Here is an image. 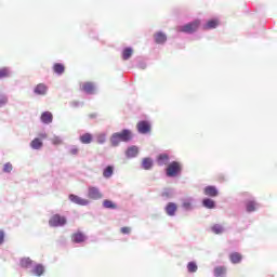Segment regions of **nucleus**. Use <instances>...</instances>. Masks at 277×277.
<instances>
[{"instance_id":"4","label":"nucleus","mask_w":277,"mask_h":277,"mask_svg":"<svg viewBox=\"0 0 277 277\" xmlns=\"http://www.w3.org/2000/svg\"><path fill=\"white\" fill-rule=\"evenodd\" d=\"M136 131L140 135H150L153 126L149 121L141 120L136 123Z\"/></svg>"},{"instance_id":"18","label":"nucleus","mask_w":277,"mask_h":277,"mask_svg":"<svg viewBox=\"0 0 277 277\" xmlns=\"http://www.w3.org/2000/svg\"><path fill=\"white\" fill-rule=\"evenodd\" d=\"M81 89L87 93V94H94V90H96V88L94 87V83L92 82H84L81 85Z\"/></svg>"},{"instance_id":"11","label":"nucleus","mask_w":277,"mask_h":277,"mask_svg":"<svg viewBox=\"0 0 277 277\" xmlns=\"http://www.w3.org/2000/svg\"><path fill=\"white\" fill-rule=\"evenodd\" d=\"M177 209L179 207L174 202H169L164 208L167 215L170 217H174L176 215Z\"/></svg>"},{"instance_id":"25","label":"nucleus","mask_w":277,"mask_h":277,"mask_svg":"<svg viewBox=\"0 0 277 277\" xmlns=\"http://www.w3.org/2000/svg\"><path fill=\"white\" fill-rule=\"evenodd\" d=\"M214 276L215 277H226V267L217 266L214 268Z\"/></svg>"},{"instance_id":"36","label":"nucleus","mask_w":277,"mask_h":277,"mask_svg":"<svg viewBox=\"0 0 277 277\" xmlns=\"http://www.w3.org/2000/svg\"><path fill=\"white\" fill-rule=\"evenodd\" d=\"M3 172H5L6 174H10V172H12V163L6 162L3 167Z\"/></svg>"},{"instance_id":"33","label":"nucleus","mask_w":277,"mask_h":277,"mask_svg":"<svg viewBox=\"0 0 277 277\" xmlns=\"http://www.w3.org/2000/svg\"><path fill=\"white\" fill-rule=\"evenodd\" d=\"M187 271L189 272V274H196V272H198V265L196 264V262H189L187 264Z\"/></svg>"},{"instance_id":"8","label":"nucleus","mask_w":277,"mask_h":277,"mask_svg":"<svg viewBox=\"0 0 277 277\" xmlns=\"http://www.w3.org/2000/svg\"><path fill=\"white\" fill-rule=\"evenodd\" d=\"M32 92L35 96H47V94H49V85L44 83H39L35 85Z\"/></svg>"},{"instance_id":"43","label":"nucleus","mask_w":277,"mask_h":277,"mask_svg":"<svg viewBox=\"0 0 277 277\" xmlns=\"http://www.w3.org/2000/svg\"><path fill=\"white\" fill-rule=\"evenodd\" d=\"M146 63L145 62H141V63H138V65H137V68H141V70H146Z\"/></svg>"},{"instance_id":"44","label":"nucleus","mask_w":277,"mask_h":277,"mask_svg":"<svg viewBox=\"0 0 277 277\" xmlns=\"http://www.w3.org/2000/svg\"><path fill=\"white\" fill-rule=\"evenodd\" d=\"M119 144H120L119 140H113L111 141V146H114V147L119 146Z\"/></svg>"},{"instance_id":"3","label":"nucleus","mask_w":277,"mask_h":277,"mask_svg":"<svg viewBox=\"0 0 277 277\" xmlns=\"http://www.w3.org/2000/svg\"><path fill=\"white\" fill-rule=\"evenodd\" d=\"M66 216L60 215V214H54L50 217L49 224L52 228H60L62 226H66L67 224Z\"/></svg>"},{"instance_id":"31","label":"nucleus","mask_w":277,"mask_h":277,"mask_svg":"<svg viewBox=\"0 0 277 277\" xmlns=\"http://www.w3.org/2000/svg\"><path fill=\"white\" fill-rule=\"evenodd\" d=\"M212 233H214V235H222V233H224V226H222L221 224H215L212 226L211 228Z\"/></svg>"},{"instance_id":"27","label":"nucleus","mask_w":277,"mask_h":277,"mask_svg":"<svg viewBox=\"0 0 277 277\" xmlns=\"http://www.w3.org/2000/svg\"><path fill=\"white\" fill-rule=\"evenodd\" d=\"M133 55V48H126L122 51V60L127 61V60H131Z\"/></svg>"},{"instance_id":"14","label":"nucleus","mask_w":277,"mask_h":277,"mask_svg":"<svg viewBox=\"0 0 277 277\" xmlns=\"http://www.w3.org/2000/svg\"><path fill=\"white\" fill-rule=\"evenodd\" d=\"M259 207H261V206L254 199H250L246 203V210L248 213H253V211H256V209H259Z\"/></svg>"},{"instance_id":"28","label":"nucleus","mask_w":277,"mask_h":277,"mask_svg":"<svg viewBox=\"0 0 277 277\" xmlns=\"http://www.w3.org/2000/svg\"><path fill=\"white\" fill-rule=\"evenodd\" d=\"M10 103V97H8V94L5 93H0V109L2 107H5Z\"/></svg>"},{"instance_id":"45","label":"nucleus","mask_w":277,"mask_h":277,"mask_svg":"<svg viewBox=\"0 0 277 277\" xmlns=\"http://www.w3.org/2000/svg\"><path fill=\"white\" fill-rule=\"evenodd\" d=\"M39 137L41 140H47L48 136H47V134L44 132H42V133L39 134Z\"/></svg>"},{"instance_id":"19","label":"nucleus","mask_w":277,"mask_h":277,"mask_svg":"<svg viewBox=\"0 0 277 277\" xmlns=\"http://www.w3.org/2000/svg\"><path fill=\"white\" fill-rule=\"evenodd\" d=\"M35 262L29 258H23L21 260V267H25V269H31L34 267Z\"/></svg>"},{"instance_id":"47","label":"nucleus","mask_w":277,"mask_h":277,"mask_svg":"<svg viewBox=\"0 0 277 277\" xmlns=\"http://www.w3.org/2000/svg\"><path fill=\"white\" fill-rule=\"evenodd\" d=\"M104 143H105V141H103V140L98 141V144H104Z\"/></svg>"},{"instance_id":"12","label":"nucleus","mask_w":277,"mask_h":277,"mask_svg":"<svg viewBox=\"0 0 277 277\" xmlns=\"http://www.w3.org/2000/svg\"><path fill=\"white\" fill-rule=\"evenodd\" d=\"M154 40L156 44H166L168 36L163 31H158L154 35Z\"/></svg>"},{"instance_id":"17","label":"nucleus","mask_w":277,"mask_h":277,"mask_svg":"<svg viewBox=\"0 0 277 277\" xmlns=\"http://www.w3.org/2000/svg\"><path fill=\"white\" fill-rule=\"evenodd\" d=\"M158 166H168L170 163V156L168 154H160L157 158Z\"/></svg>"},{"instance_id":"39","label":"nucleus","mask_w":277,"mask_h":277,"mask_svg":"<svg viewBox=\"0 0 277 277\" xmlns=\"http://www.w3.org/2000/svg\"><path fill=\"white\" fill-rule=\"evenodd\" d=\"M72 107H83V102L74 101L70 103Z\"/></svg>"},{"instance_id":"22","label":"nucleus","mask_w":277,"mask_h":277,"mask_svg":"<svg viewBox=\"0 0 277 277\" xmlns=\"http://www.w3.org/2000/svg\"><path fill=\"white\" fill-rule=\"evenodd\" d=\"M8 77H12V69L10 67L0 68V79H8Z\"/></svg>"},{"instance_id":"35","label":"nucleus","mask_w":277,"mask_h":277,"mask_svg":"<svg viewBox=\"0 0 277 277\" xmlns=\"http://www.w3.org/2000/svg\"><path fill=\"white\" fill-rule=\"evenodd\" d=\"M104 209H116V203H114L111 200H104L103 201Z\"/></svg>"},{"instance_id":"15","label":"nucleus","mask_w":277,"mask_h":277,"mask_svg":"<svg viewBox=\"0 0 277 277\" xmlns=\"http://www.w3.org/2000/svg\"><path fill=\"white\" fill-rule=\"evenodd\" d=\"M138 153H140V148L133 145L127 149L126 156L128 157V159H133L138 155Z\"/></svg>"},{"instance_id":"1","label":"nucleus","mask_w":277,"mask_h":277,"mask_svg":"<svg viewBox=\"0 0 277 277\" xmlns=\"http://www.w3.org/2000/svg\"><path fill=\"white\" fill-rule=\"evenodd\" d=\"M183 173V163L179 161H172L166 169V174L169 179H176Z\"/></svg>"},{"instance_id":"10","label":"nucleus","mask_w":277,"mask_h":277,"mask_svg":"<svg viewBox=\"0 0 277 277\" xmlns=\"http://www.w3.org/2000/svg\"><path fill=\"white\" fill-rule=\"evenodd\" d=\"M40 122L42 124H52L53 123V113L45 110L40 116Z\"/></svg>"},{"instance_id":"5","label":"nucleus","mask_w":277,"mask_h":277,"mask_svg":"<svg viewBox=\"0 0 277 277\" xmlns=\"http://www.w3.org/2000/svg\"><path fill=\"white\" fill-rule=\"evenodd\" d=\"M133 132L129 129H123L121 132H116L111 135L110 140H132Z\"/></svg>"},{"instance_id":"48","label":"nucleus","mask_w":277,"mask_h":277,"mask_svg":"<svg viewBox=\"0 0 277 277\" xmlns=\"http://www.w3.org/2000/svg\"><path fill=\"white\" fill-rule=\"evenodd\" d=\"M54 144H60V141H55Z\"/></svg>"},{"instance_id":"40","label":"nucleus","mask_w":277,"mask_h":277,"mask_svg":"<svg viewBox=\"0 0 277 277\" xmlns=\"http://www.w3.org/2000/svg\"><path fill=\"white\" fill-rule=\"evenodd\" d=\"M80 140H92V134L90 133H84L80 136Z\"/></svg>"},{"instance_id":"24","label":"nucleus","mask_w":277,"mask_h":277,"mask_svg":"<svg viewBox=\"0 0 277 277\" xmlns=\"http://www.w3.org/2000/svg\"><path fill=\"white\" fill-rule=\"evenodd\" d=\"M176 196V190L174 188H166L162 192V198H174Z\"/></svg>"},{"instance_id":"6","label":"nucleus","mask_w":277,"mask_h":277,"mask_svg":"<svg viewBox=\"0 0 277 277\" xmlns=\"http://www.w3.org/2000/svg\"><path fill=\"white\" fill-rule=\"evenodd\" d=\"M182 208L184 209V211H194V209H196V198L184 197L182 199Z\"/></svg>"},{"instance_id":"21","label":"nucleus","mask_w":277,"mask_h":277,"mask_svg":"<svg viewBox=\"0 0 277 277\" xmlns=\"http://www.w3.org/2000/svg\"><path fill=\"white\" fill-rule=\"evenodd\" d=\"M217 188L215 186H207L205 188V195L206 196H210L212 198H215V196H217Z\"/></svg>"},{"instance_id":"49","label":"nucleus","mask_w":277,"mask_h":277,"mask_svg":"<svg viewBox=\"0 0 277 277\" xmlns=\"http://www.w3.org/2000/svg\"><path fill=\"white\" fill-rule=\"evenodd\" d=\"M35 140H40V137H36Z\"/></svg>"},{"instance_id":"29","label":"nucleus","mask_w":277,"mask_h":277,"mask_svg":"<svg viewBox=\"0 0 277 277\" xmlns=\"http://www.w3.org/2000/svg\"><path fill=\"white\" fill-rule=\"evenodd\" d=\"M202 205L206 209H215V201H213L212 199H203Z\"/></svg>"},{"instance_id":"46","label":"nucleus","mask_w":277,"mask_h":277,"mask_svg":"<svg viewBox=\"0 0 277 277\" xmlns=\"http://www.w3.org/2000/svg\"><path fill=\"white\" fill-rule=\"evenodd\" d=\"M92 141L91 140H81L82 144H90Z\"/></svg>"},{"instance_id":"26","label":"nucleus","mask_w":277,"mask_h":277,"mask_svg":"<svg viewBox=\"0 0 277 277\" xmlns=\"http://www.w3.org/2000/svg\"><path fill=\"white\" fill-rule=\"evenodd\" d=\"M53 70L55 75H64V70H66V68L62 63H56L53 65Z\"/></svg>"},{"instance_id":"32","label":"nucleus","mask_w":277,"mask_h":277,"mask_svg":"<svg viewBox=\"0 0 277 277\" xmlns=\"http://www.w3.org/2000/svg\"><path fill=\"white\" fill-rule=\"evenodd\" d=\"M230 262L234 263L235 265L237 263H241V254H239L238 252L232 253L229 255Z\"/></svg>"},{"instance_id":"34","label":"nucleus","mask_w":277,"mask_h":277,"mask_svg":"<svg viewBox=\"0 0 277 277\" xmlns=\"http://www.w3.org/2000/svg\"><path fill=\"white\" fill-rule=\"evenodd\" d=\"M113 174H114V167H107L106 169H104V172H103L104 179H110Z\"/></svg>"},{"instance_id":"13","label":"nucleus","mask_w":277,"mask_h":277,"mask_svg":"<svg viewBox=\"0 0 277 277\" xmlns=\"http://www.w3.org/2000/svg\"><path fill=\"white\" fill-rule=\"evenodd\" d=\"M30 274L34 276H42L44 274V266L42 264H34L30 268Z\"/></svg>"},{"instance_id":"37","label":"nucleus","mask_w":277,"mask_h":277,"mask_svg":"<svg viewBox=\"0 0 277 277\" xmlns=\"http://www.w3.org/2000/svg\"><path fill=\"white\" fill-rule=\"evenodd\" d=\"M69 153L70 155H78L79 154V148L75 145L69 147Z\"/></svg>"},{"instance_id":"9","label":"nucleus","mask_w":277,"mask_h":277,"mask_svg":"<svg viewBox=\"0 0 277 277\" xmlns=\"http://www.w3.org/2000/svg\"><path fill=\"white\" fill-rule=\"evenodd\" d=\"M70 202H74V205H79L80 207H88L90 205V200L81 198L77 195H69Z\"/></svg>"},{"instance_id":"16","label":"nucleus","mask_w":277,"mask_h":277,"mask_svg":"<svg viewBox=\"0 0 277 277\" xmlns=\"http://www.w3.org/2000/svg\"><path fill=\"white\" fill-rule=\"evenodd\" d=\"M220 27V19H209L205 25L203 29H217Z\"/></svg>"},{"instance_id":"38","label":"nucleus","mask_w":277,"mask_h":277,"mask_svg":"<svg viewBox=\"0 0 277 277\" xmlns=\"http://www.w3.org/2000/svg\"><path fill=\"white\" fill-rule=\"evenodd\" d=\"M97 140H106L107 138V132H100L96 135Z\"/></svg>"},{"instance_id":"23","label":"nucleus","mask_w":277,"mask_h":277,"mask_svg":"<svg viewBox=\"0 0 277 277\" xmlns=\"http://www.w3.org/2000/svg\"><path fill=\"white\" fill-rule=\"evenodd\" d=\"M74 243H83L85 241V235L81 233H76L71 237Z\"/></svg>"},{"instance_id":"30","label":"nucleus","mask_w":277,"mask_h":277,"mask_svg":"<svg viewBox=\"0 0 277 277\" xmlns=\"http://www.w3.org/2000/svg\"><path fill=\"white\" fill-rule=\"evenodd\" d=\"M30 148H32V150H40V148H42V141L32 140L30 143Z\"/></svg>"},{"instance_id":"2","label":"nucleus","mask_w":277,"mask_h":277,"mask_svg":"<svg viewBox=\"0 0 277 277\" xmlns=\"http://www.w3.org/2000/svg\"><path fill=\"white\" fill-rule=\"evenodd\" d=\"M198 27H200V19H195L193 22L180 26L177 28V31H181L182 34H195V31H198Z\"/></svg>"},{"instance_id":"20","label":"nucleus","mask_w":277,"mask_h":277,"mask_svg":"<svg viewBox=\"0 0 277 277\" xmlns=\"http://www.w3.org/2000/svg\"><path fill=\"white\" fill-rule=\"evenodd\" d=\"M154 166L153 158H144L141 164L143 170H151Z\"/></svg>"},{"instance_id":"42","label":"nucleus","mask_w":277,"mask_h":277,"mask_svg":"<svg viewBox=\"0 0 277 277\" xmlns=\"http://www.w3.org/2000/svg\"><path fill=\"white\" fill-rule=\"evenodd\" d=\"M5 241V233L0 229V246Z\"/></svg>"},{"instance_id":"41","label":"nucleus","mask_w":277,"mask_h":277,"mask_svg":"<svg viewBox=\"0 0 277 277\" xmlns=\"http://www.w3.org/2000/svg\"><path fill=\"white\" fill-rule=\"evenodd\" d=\"M120 230L123 235H129V233H131V227H121Z\"/></svg>"},{"instance_id":"7","label":"nucleus","mask_w":277,"mask_h":277,"mask_svg":"<svg viewBox=\"0 0 277 277\" xmlns=\"http://www.w3.org/2000/svg\"><path fill=\"white\" fill-rule=\"evenodd\" d=\"M88 198H90L91 200H101V198H103V193H101V189H98V187L89 186Z\"/></svg>"}]
</instances>
